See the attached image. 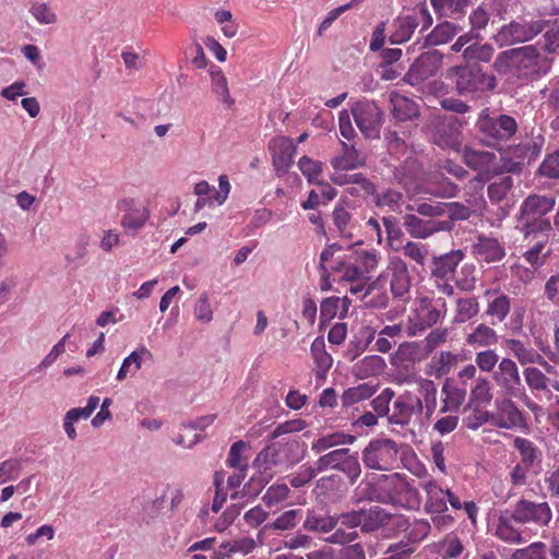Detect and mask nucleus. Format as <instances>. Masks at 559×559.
Masks as SVG:
<instances>
[{
    "label": "nucleus",
    "mask_w": 559,
    "mask_h": 559,
    "mask_svg": "<svg viewBox=\"0 0 559 559\" xmlns=\"http://www.w3.org/2000/svg\"><path fill=\"white\" fill-rule=\"evenodd\" d=\"M352 114L356 126L366 138H379L382 123V111L374 102H356L352 106Z\"/></svg>",
    "instance_id": "ddd939ff"
},
{
    "label": "nucleus",
    "mask_w": 559,
    "mask_h": 559,
    "mask_svg": "<svg viewBox=\"0 0 559 559\" xmlns=\"http://www.w3.org/2000/svg\"><path fill=\"white\" fill-rule=\"evenodd\" d=\"M400 444L390 438H376L361 451V461L367 469L389 472L397 466Z\"/></svg>",
    "instance_id": "0eeeda50"
},
{
    "label": "nucleus",
    "mask_w": 559,
    "mask_h": 559,
    "mask_svg": "<svg viewBox=\"0 0 559 559\" xmlns=\"http://www.w3.org/2000/svg\"><path fill=\"white\" fill-rule=\"evenodd\" d=\"M359 488L367 500L405 510H417L421 503L418 489L401 473L369 474Z\"/></svg>",
    "instance_id": "f257e3e1"
},
{
    "label": "nucleus",
    "mask_w": 559,
    "mask_h": 559,
    "mask_svg": "<svg viewBox=\"0 0 559 559\" xmlns=\"http://www.w3.org/2000/svg\"><path fill=\"white\" fill-rule=\"evenodd\" d=\"M404 257L413 261L418 266H425L428 257V246L421 242L406 241L402 247Z\"/></svg>",
    "instance_id": "09e8293b"
},
{
    "label": "nucleus",
    "mask_w": 559,
    "mask_h": 559,
    "mask_svg": "<svg viewBox=\"0 0 559 559\" xmlns=\"http://www.w3.org/2000/svg\"><path fill=\"white\" fill-rule=\"evenodd\" d=\"M495 76L483 72L477 67H462L456 69V87L461 94H474L491 91L496 87Z\"/></svg>",
    "instance_id": "4468645a"
},
{
    "label": "nucleus",
    "mask_w": 559,
    "mask_h": 559,
    "mask_svg": "<svg viewBox=\"0 0 559 559\" xmlns=\"http://www.w3.org/2000/svg\"><path fill=\"white\" fill-rule=\"evenodd\" d=\"M476 126L481 134V141L489 146L509 140L518 129L516 121L511 116L490 117L486 111L479 115Z\"/></svg>",
    "instance_id": "1a4fd4ad"
},
{
    "label": "nucleus",
    "mask_w": 559,
    "mask_h": 559,
    "mask_svg": "<svg viewBox=\"0 0 559 559\" xmlns=\"http://www.w3.org/2000/svg\"><path fill=\"white\" fill-rule=\"evenodd\" d=\"M386 140L390 155L397 160L403 158L399 165H392L395 182L402 186L408 194L424 191L425 173L416 152L395 132L389 133Z\"/></svg>",
    "instance_id": "20e7f679"
},
{
    "label": "nucleus",
    "mask_w": 559,
    "mask_h": 559,
    "mask_svg": "<svg viewBox=\"0 0 559 559\" xmlns=\"http://www.w3.org/2000/svg\"><path fill=\"white\" fill-rule=\"evenodd\" d=\"M298 168L311 185H321L320 176L322 174V163L308 156H302L298 160Z\"/></svg>",
    "instance_id": "6e6d98bb"
},
{
    "label": "nucleus",
    "mask_w": 559,
    "mask_h": 559,
    "mask_svg": "<svg viewBox=\"0 0 559 559\" xmlns=\"http://www.w3.org/2000/svg\"><path fill=\"white\" fill-rule=\"evenodd\" d=\"M386 367L385 360L379 355L365 356L358 360L354 367V374L359 379L374 377L384 371Z\"/></svg>",
    "instance_id": "ea45409f"
},
{
    "label": "nucleus",
    "mask_w": 559,
    "mask_h": 559,
    "mask_svg": "<svg viewBox=\"0 0 559 559\" xmlns=\"http://www.w3.org/2000/svg\"><path fill=\"white\" fill-rule=\"evenodd\" d=\"M435 74L433 60L429 56H420L405 75L406 82L417 85Z\"/></svg>",
    "instance_id": "79ce46f5"
},
{
    "label": "nucleus",
    "mask_w": 559,
    "mask_h": 559,
    "mask_svg": "<svg viewBox=\"0 0 559 559\" xmlns=\"http://www.w3.org/2000/svg\"><path fill=\"white\" fill-rule=\"evenodd\" d=\"M476 259L485 263H497L506 257V248L498 239L480 235L473 245Z\"/></svg>",
    "instance_id": "393cba45"
},
{
    "label": "nucleus",
    "mask_w": 559,
    "mask_h": 559,
    "mask_svg": "<svg viewBox=\"0 0 559 559\" xmlns=\"http://www.w3.org/2000/svg\"><path fill=\"white\" fill-rule=\"evenodd\" d=\"M361 531L371 533L381 527L390 525L392 513L388 512L381 507L373 506L369 509L360 510Z\"/></svg>",
    "instance_id": "f704fd0d"
},
{
    "label": "nucleus",
    "mask_w": 559,
    "mask_h": 559,
    "mask_svg": "<svg viewBox=\"0 0 559 559\" xmlns=\"http://www.w3.org/2000/svg\"><path fill=\"white\" fill-rule=\"evenodd\" d=\"M289 493L290 489L286 484H273L265 490L262 501L267 508H274L285 501Z\"/></svg>",
    "instance_id": "13d9d810"
},
{
    "label": "nucleus",
    "mask_w": 559,
    "mask_h": 559,
    "mask_svg": "<svg viewBox=\"0 0 559 559\" xmlns=\"http://www.w3.org/2000/svg\"><path fill=\"white\" fill-rule=\"evenodd\" d=\"M353 259L358 264L364 275L369 278V274L378 267L381 257L380 253L374 250H360L355 252Z\"/></svg>",
    "instance_id": "864d4df0"
},
{
    "label": "nucleus",
    "mask_w": 559,
    "mask_h": 559,
    "mask_svg": "<svg viewBox=\"0 0 559 559\" xmlns=\"http://www.w3.org/2000/svg\"><path fill=\"white\" fill-rule=\"evenodd\" d=\"M493 399L492 385L488 378L478 377L475 379L469 391V404L475 406H487Z\"/></svg>",
    "instance_id": "37998d69"
},
{
    "label": "nucleus",
    "mask_w": 559,
    "mask_h": 559,
    "mask_svg": "<svg viewBox=\"0 0 559 559\" xmlns=\"http://www.w3.org/2000/svg\"><path fill=\"white\" fill-rule=\"evenodd\" d=\"M384 278L390 280V289L394 298L407 300L412 286V278L406 262L400 257H392L389 260L385 271L373 282L378 284Z\"/></svg>",
    "instance_id": "9b49d317"
},
{
    "label": "nucleus",
    "mask_w": 559,
    "mask_h": 559,
    "mask_svg": "<svg viewBox=\"0 0 559 559\" xmlns=\"http://www.w3.org/2000/svg\"><path fill=\"white\" fill-rule=\"evenodd\" d=\"M518 524L513 511L510 515L502 514L497 520L495 535L504 543L524 544L527 539L523 536V532Z\"/></svg>",
    "instance_id": "cd10ccee"
},
{
    "label": "nucleus",
    "mask_w": 559,
    "mask_h": 559,
    "mask_svg": "<svg viewBox=\"0 0 559 559\" xmlns=\"http://www.w3.org/2000/svg\"><path fill=\"white\" fill-rule=\"evenodd\" d=\"M493 53L495 49L490 44H471L464 48L462 57L467 62H489L492 59Z\"/></svg>",
    "instance_id": "8fccbe9b"
},
{
    "label": "nucleus",
    "mask_w": 559,
    "mask_h": 559,
    "mask_svg": "<svg viewBox=\"0 0 559 559\" xmlns=\"http://www.w3.org/2000/svg\"><path fill=\"white\" fill-rule=\"evenodd\" d=\"M118 210L123 213L121 226L131 234H138L150 217V211L139 204L132 198H126L118 202Z\"/></svg>",
    "instance_id": "6ab92c4d"
},
{
    "label": "nucleus",
    "mask_w": 559,
    "mask_h": 559,
    "mask_svg": "<svg viewBox=\"0 0 559 559\" xmlns=\"http://www.w3.org/2000/svg\"><path fill=\"white\" fill-rule=\"evenodd\" d=\"M421 487L426 493L424 506L426 513H445L448 504L454 510L462 509L460 498L449 488H443L437 480L429 479L423 483Z\"/></svg>",
    "instance_id": "f8f14e48"
},
{
    "label": "nucleus",
    "mask_w": 559,
    "mask_h": 559,
    "mask_svg": "<svg viewBox=\"0 0 559 559\" xmlns=\"http://www.w3.org/2000/svg\"><path fill=\"white\" fill-rule=\"evenodd\" d=\"M461 124L453 116L439 118L432 130V141L441 148L459 151L461 146Z\"/></svg>",
    "instance_id": "f3484780"
},
{
    "label": "nucleus",
    "mask_w": 559,
    "mask_h": 559,
    "mask_svg": "<svg viewBox=\"0 0 559 559\" xmlns=\"http://www.w3.org/2000/svg\"><path fill=\"white\" fill-rule=\"evenodd\" d=\"M518 523H533L538 527L548 526L552 520V511L548 502H535L527 499H520L512 510Z\"/></svg>",
    "instance_id": "2eb2a0df"
},
{
    "label": "nucleus",
    "mask_w": 559,
    "mask_h": 559,
    "mask_svg": "<svg viewBox=\"0 0 559 559\" xmlns=\"http://www.w3.org/2000/svg\"><path fill=\"white\" fill-rule=\"evenodd\" d=\"M419 16L426 20L424 28L431 25L432 19L426 10H420L418 14L399 16L392 24L393 29L390 35L391 43L403 44L407 41L412 37L415 29L418 27Z\"/></svg>",
    "instance_id": "4be33fe9"
},
{
    "label": "nucleus",
    "mask_w": 559,
    "mask_h": 559,
    "mask_svg": "<svg viewBox=\"0 0 559 559\" xmlns=\"http://www.w3.org/2000/svg\"><path fill=\"white\" fill-rule=\"evenodd\" d=\"M466 397V391L449 381L441 388V407L439 413H455L460 411Z\"/></svg>",
    "instance_id": "473e14b6"
},
{
    "label": "nucleus",
    "mask_w": 559,
    "mask_h": 559,
    "mask_svg": "<svg viewBox=\"0 0 559 559\" xmlns=\"http://www.w3.org/2000/svg\"><path fill=\"white\" fill-rule=\"evenodd\" d=\"M506 347L512 353V355L522 366L528 364H540L544 361V357L536 349L525 346L524 343L520 340H506Z\"/></svg>",
    "instance_id": "a19ab883"
},
{
    "label": "nucleus",
    "mask_w": 559,
    "mask_h": 559,
    "mask_svg": "<svg viewBox=\"0 0 559 559\" xmlns=\"http://www.w3.org/2000/svg\"><path fill=\"white\" fill-rule=\"evenodd\" d=\"M209 73L211 76L213 93L224 104L231 106L234 104V99L230 97L227 79L222 69L215 64H212L209 69Z\"/></svg>",
    "instance_id": "c03bdc74"
},
{
    "label": "nucleus",
    "mask_w": 559,
    "mask_h": 559,
    "mask_svg": "<svg viewBox=\"0 0 559 559\" xmlns=\"http://www.w3.org/2000/svg\"><path fill=\"white\" fill-rule=\"evenodd\" d=\"M301 460L299 454V443L297 441L278 442L262 450L254 464L261 472H282Z\"/></svg>",
    "instance_id": "423d86ee"
},
{
    "label": "nucleus",
    "mask_w": 559,
    "mask_h": 559,
    "mask_svg": "<svg viewBox=\"0 0 559 559\" xmlns=\"http://www.w3.org/2000/svg\"><path fill=\"white\" fill-rule=\"evenodd\" d=\"M469 0H431L433 8L443 16L459 19L465 14Z\"/></svg>",
    "instance_id": "49530a36"
},
{
    "label": "nucleus",
    "mask_w": 559,
    "mask_h": 559,
    "mask_svg": "<svg viewBox=\"0 0 559 559\" xmlns=\"http://www.w3.org/2000/svg\"><path fill=\"white\" fill-rule=\"evenodd\" d=\"M364 154L354 145L342 142V153L331 159V165L336 171L352 170L365 165Z\"/></svg>",
    "instance_id": "7c9ffc66"
},
{
    "label": "nucleus",
    "mask_w": 559,
    "mask_h": 559,
    "mask_svg": "<svg viewBox=\"0 0 559 559\" xmlns=\"http://www.w3.org/2000/svg\"><path fill=\"white\" fill-rule=\"evenodd\" d=\"M28 11L40 25H50L58 21L57 13L47 3L34 2Z\"/></svg>",
    "instance_id": "e2e57ef3"
},
{
    "label": "nucleus",
    "mask_w": 559,
    "mask_h": 559,
    "mask_svg": "<svg viewBox=\"0 0 559 559\" xmlns=\"http://www.w3.org/2000/svg\"><path fill=\"white\" fill-rule=\"evenodd\" d=\"M492 68L499 74L519 80H536L549 73L551 59L542 56L534 45H526L500 52Z\"/></svg>",
    "instance_id": "7ed1b4c3"
},
{
    "label": "nucleus",
    "mask_w": 559,
    "mask_h": 559,
    "mask_svg": "<svg viewBox=\"0 0 559 559\" xmlns=\"http://www.w3.org/2000/svg\"><path fill=\"white\" fill-rule=\"evenodd\" d=\"M463 543L453 534L447 535L439 545V554L442 559H456L463 554Z\"/></svg>",
    "instance_id": "4d7b16f0"
},
{
    "label": "nucleus",
    "mask_w": 559,
    "mask_h": 559,
    "mask_svg": "<svg viewBox=\"0 0 559 559\" xmlns=\"http://www.w3.org/2000/svg\"><path fill=\"white\" fill-rule=\"evenodd\" d=\"M479 312V304L475 297L459 298L456 300L455 322L464 323L476 317Z\"/></svg>",
    "instance_id": "603ef678"
},
{
    "label": "nucleus",
    "mask_w": 559,
    "mask_h": 559,
    "mask_svg": "<svg viewBox=\"0 0 559 559\" xmlns=\"http://www.w3.org/2000/svg\"><path fill=\"white\" fill-rule=\"evenodd\" d=\"M403 225L406 231L417 239H427L439 231H450L452 229L451 221H424L414 214L404 216Z\"/></svg>",
    "instance_id": "412c9836"
},
{
    "label": "nucleus",
    "mask_w": 559,
    "mask_h": 559,
    "mask_svg": "<svg viewBox=\"0 0 559 559\" xmlns=\"http://www.w3.org/2000/svg\"><path fill=\"white\" fill-rule=\"evenodd\" d=\"M511 559H548L547 545L543 542H534L526 547L515 549Z\"/></svg>",
    "instance_id": "680f3d73"
},
{
    "label": "nucleus",
    "mask_w": 559,
    "mask_h": 559,
    "mask_svg": "<svg viewBox=\"0 0 559 559\" xmlns=\"http://www.w3.org/2000/svg\"><path fill=\"white\" fill-rule=\"evenodd\" d=\"M523 376L532 391H545L547 389L548 379L538 368L527 367L523 370Z\"/></svg>",
    "instance_id": "774afa93"
},
{
    "label": "nucleus",
    "mask_w": 559,
    "mask_h": 559,
    "mask_svg": "<svg viewBox=\"0 0 559 559\" xmlns=\"http://www.w3.org/2000/svg\"><path fill=\"white\" fill-rule=\"evenodd\" d=\"M350 257L335 243L326 246L320 254L322 281H328L332 273L342 274Z\"/></svg>",
    "instance_id": "5701e85b"
},
{
    "label": "nucleus",
    "mask_w": 559,
    "mask_h": 559,
    "mask_svg": "<svg viewBox=\"0 0 559 559\" xmlns=\"http://www.w3.org/2000/svg\"><path fill=\"white\" fill-rule=\"evenodd\" d=\"M513 448L519 452L520 463L537 471L540 468L543 452L532 440L516 437L513 441Z\"/></svg>",
    "instance_id": "2f4dec72"
},
{
    "label": "nucleus",
    "mask_w": 559,
    "mask_h": 559,
    "mask_svg": "<svg viewBox=\"0 0 559 559\" xmlns=\"http://www.w3.org/2000/svg\"><path fill=\"white\" fill-rule=\"evenodd\" d=\"M337 525L332 516L318 515L316 512H308L304 527L308 531L331 532Z\"/></svg>",
    "instance_id": "5fc2aeb1"
},
{
    "label": "nucleus",
    "mask_w": 559,
    "mask_h": 559,
    "mask_svg": "<svg viewBox=\"0 0 559 559\" xmlns=\"http://www.w3.org/2000/svg\"><path fill=\"white\" fill-rule=\"evenodd\" d=\"M390 104L391 114L396 120H411L418 114L416 103L397 92H392L390 94Z\"/></svg>",
    "instance_id": "4c0bfd02"
},
{
    "label": "nucleus",
    "mask_w": 559,
    "mask_h": 559,
    "mask_svg": "<svg viewBox=\"0 0 559 559\" xmlns=\"http://www.w3.org/2000/svg\"><path fill=\"white\" fill-rule=\"evenodd\" d=\"M447 314V305L443 298L430 299L417 297L412 305L406 325L407 336H416L437 324Z\"/></svg>",
    "instance_id": "39448f33"
},
{
    "label": "nucleus",
    "mask_w": 559,
    "mask_h": 559,
    "mask_svg": "<svg viewBox=\"0 0 559 559\" xmlns=\"http://www.w3.org/2000/svg\"><path fill=\"white\" fill-rule=\"evenodd\" d=\"M374 197V203L380 207H388L393 212L401 211L403 204V194L394 189H386L381 193H377Z\"/></svg>",
    "instance_id": "bf43d9fd"
},
{
    "label": "nucleus",
    "mask_w": 559,
    "mask_h": 559,
    "mask_svg": "<svg viewBox=\"0 0 559 559\" xmlns=\"http://www.w3.org/2000/svg\"><path fill=\"white\" fill-rule=\"evenodd\" d=\"M377 392V385L369 382L348 388L342 394V404L345 407L353 406L361 401L370 399Z\"/></svg>",
    "instance_id": "a18cd8bd"
},
{
    "label": "nucleus",
    "mask_w": 559,
    "mask_h": 559,
    "mask_svg": "<svg viewBox=\"0 0 559 559\" xmlns=\"http://www.w3.org/2000/svg\"><path fill=\"white\" fill-rule=\"evenodd\" d=\"M513 187V179L510 176L498 178L488 186V197L491 201L500 202Z\"/></svg>",
    "instance_id": "69168bd1"
},
{
    "label": "nucleus",
    "mask_w": 559,
    "mask_h": 559,
    "mask_svg": "<svg viewBox=\"0 0 559 559\" xmlns=\"http://www.w3.org/2000/svg\"><path fill=\"white\" fill-rule=\"evenodd\" d=\"M484 298L487 301L486 316L492 319V323L503 322L511 310L510 297L499 288H489L484 292Z\"/></svg>",
    "instance_id": "b1692460"
},
{
    "label": "nucleus",
    "mask_w": 559,
    "mask_h": 559,
    "mask_svg": "<svg viewBox=\"0 0 559 559\" xmlns=\"http://www.w3.org/2000/svg\"><path fill=\"white\" fill-rule=\"evenodd\" d=\"M356 437L344 431H333L326 435H322L311 443V451L316 454H320L330 448L337 445L353 444Z\"/></svg>",
    "instance_id": "58836bf2"
},
{
    "label": "nucleus",
    "mask_w": 559,
    "mask_h": 559,
    "mask_svg": "<svg viewBox=\"0 0 559 559\" xmlns=\"http://www.w3.org/2000/svg\"><path fill=\"white\" fill-rule=\"evenodd\" d=\"M438 389L429 379H419L417 392L405 391L399 395L389 415V423L405 427L408 425L421 427L425 420H430L437 408Z\"/></svg>",
    "instance_id": "f03ea898"
},
{
    "label": "nucleus",
    "mask_w": 559,
    "mask_h": 559,
    "mask_svg": "<svg viewBox=\"0 0 559 559\" xmlns=\"http://www.w3.org/2000/svg\"><path fill=\"white\" fill-rule=\"evenodd\" d=\"M269 150L272 152V160L277 177L285 176L296 154V145L287 136H275L269 143Z\"/></svg>",
    "instance_id": "a211bd4d"
},
{
    "label": "nucleus",
    "mask_w": 559,
    "mask_h": 559,
    "mask_svg": "<svg viewBox=\"0 0 559 559\" xmlns=\"http://www.w3.org/2000/svg\"><path fill=\"white\" fill-rule=\"evenodd\" d=\"M464 253L462 250H453L451 252L433 257L431 275L435 280L452 278L454 272L463 260Z\"/></svg>",
    "instance_id": "c85d7f7f"
},
{
    "label": "nucleus",
    "mask_w": 559,
    "mask_h": 559,
    "mask_svg": "<svg viewBox=\"0 0 559 559\" xmlns=\"http://www.w3.org/2000/svg\"><path fill=\"white\" fill-rule=\"evenodd\" d=\"M463 158L466 165L483 174L490 173L495 168L496 154L488 151L465 147L463 150Z\"/></svg>",
    "instance_id": "72a5a7b5"
},
{
    "label": "nucleus",
    "mask_w": 559,
    "mask_h": 559,
    "mask_svg": "<svg viewBox=\"0 0 559 559\" xmlns=\"http://www.w3.org/2000/svg\"><path fill=\"white\" fill-rule=\"evenodd\" d=\"M545 28L543 20H518L500 27L493 36L495 41L500 47L512 46L518 43H524L533 39Z\"/></svg>",
    "instance_id": "9d476101"
},
{
    "label": "nucleus",
    "mask_w": 559,
    "mask_h": 559,
    "mask_svg": "<svg viewBox=\"0 0 559 559\" xmlns=\"http://www.w3.org/2000/svg\"><path fill=\"white\" fill-rule=\"evenodd\" d=\"M353 209L349 202L340 200L332 212L334 226L343 237H350L355 228V221L352 215Z\"/></svg>",
    "instance_id": "c9c22d12"
},
{
    "label": "nucleus",
    "mask_w": 559,
    "mask_h": 559,
    "mask_svg": "<svg viewBox=\"0 0 559 559\" xmlns=\"http://www.w3.org/2000/svg\"><path fill=\"white\" fill-rule=\"evenodd\" d=\"M492 379L508 396L519 397L524 391L519 367L511 358L503 357L500 360L492 373Z\"/></svg>",
    "instance_id": "dca6fc26"
},
{
    "label": "nucleus",
    "mask_w": 559,
    "mask_h": 559,
    "mask_svg": "<svg viewBox=\"0 0 559 559\" xmlns=\"http://www.w3.org/2000/svg\"><path fill=\"white\" fill-rule=\"evenodd\" d=\"M349 449L341 448L333 451L328 452L326 454L321 455L317 461V471L320 473L328 469H336L338 471L343 460L347 455Z\"/></svg>",
    "instance_id": "3c124183"
},
{
    "label": "nucleus",
    "mask_w": 559,
    "mask_h": 559,
    "mask_svg": "<svg viewBox=\"0 0 559 559\" xmlns=\"http://www.w3.org/2000/svg\"><path fill=\"white\" fill-rule=\"evenodd\" d=\"M538 174L548 179L559 180V148L546 154L538 167Z\"/></svg>",
    "instance_id": "338daca9"
},
{
    "label": "nucleus",
    "mask_w": 559,
    "mask_h": 559,
    "mask_svg": "<svg viewBox=\"0 0 559 559\" xmlns=\"http://www.w3.org/2000/svg\"><path fill=\"white\" fill-rule=\"evenodd\" d=\"M512 396H504L495 401V411L491 412V423L503 429H513L523 423V416Z\"/></svg>",
    "instance_id": "aec40b11"
},
{
    "label": "nucleus",
    "mask_w": 559,
    "mask_h": 559,
    "mask_svg": "<svg viewBox=\"0 0 559 559\" xmlns=\"http://www.w3.org/2000/svg\"><path fill=\"white\" fill-rule=\"evenodd\" d=\"M501 359L495 349L488 348L479 350L475 354V364L478 369L483 372L489 373L496 370L495 367H498V364Z\"/></svg>",
    "instance_id": "0e129e2a"
},
{
    "label": "nucleus",
    "mask_w": 559,
    "mask_h": 559,
    "mask_svg": "<svg viewBox=\"0 0 559 559\" xmlns=\"http://www.w3.org/2000/svg\"><path fill=\"white\" fill-rule=\"evenodd\" d=\"M153 357L151 350L144 346H138L131 352L123 360L116 376L117 381H123L128 377H134L141 369L145 360H151Z\"/></svg>",
    "instance_id": "c756f323"
},
{
    "label": "nucleus",
    "mask_w": 559,
    "mask_h": 559,
    "mask_svg": "<svg viewBox=\"0 0 559 559\" xmlns=\"http://www.w3.org/2000/svg\"><path fill=\"white\" fill-rule=\"evenodd\" d=\"M462 28L452 22L438 24L427 37V43L432 46L445 44L452 39Z\"/></svg>",
    "instance_id": "de8ad7c7"
},
{
    "label": "nucleus",
    "mask_w": 559,
    "mask_h": 559,
    "mask_svg": "<svg viewBox=\"0 0 559 559\" xmlns=\"http://www.w3.org/2000/svg\"><path fill=\"white\" fill-rule=\"evenodd\" d=\"M302 518V512L299 509H292L283 512L273 522L264 524L258 532L257 537L259 545H264L266 535L271 531H290L297 526Z\"/></svg>",
    "instance_id": "bb28decb"
},
{
    "label": "nucleus",
    "mask_w": 559,
    "mask_h": 559,
    "mask_svg": "<svg viewBox=\"0 0 559 559\" xmlns=\"http://www.w3.org/2000/svg\"><path fill=\"white\" fill-rule=\"evenodd\" d=\"M348 479V481L354 485L361 475V466L359 463V457L357 452L348 451L347 455L343 460L340 468Z\"/></svg>",
    "instance_id": "052dcab7"
},
{
    "label": "nucleus",
    "mask_w": 559,
    "mask_h": 559,
    "mask_svg": "<svg viewBox=\"0 0 559 559\" xmlns=\"http://www.w3.org/2000/svg\"><path fill=\"white\" fill-rule=\"evenodd\" d=\"M499 342L497 331L486 323H478L469 329L465 334V344L471 348H491Z\"/></svg>",
    "instance_id": "a878e982"
},
{
    "label": "nucleus",
    "mask_w": 559,
    "mask_h": 559,
    "mask_svg": "<svg viewBox=\"0 0 559 559\" xmlns=\"http://www.w3.org/2000/svg\"><path fill=\"white\" fill-rule=\"evenodd\" d=\"M555 198L546 195H530L521 205V217L526 235L551 229L550 221L544 218L555 206Z\"/></svg>",
    "instance_id": "6e6552de"
},
{
    "label": "nucleus",
    "mask_w": 559,
    "mask_h": 559,
    "mask_svg": "<svg viewBox=\"0 0 559 559\" xmlns=\"http://www.w3.org/2000/svg\"><path fill=\"white\" fill-rule=\"evenodd\" d=\"M310 353L316 365V377L320 380H324L333 365V358L326 352L325 342L322 336L314 338L310 347Z\"/></svg>",
    "instance_id": "e433bc0d"
}]
</instances>
